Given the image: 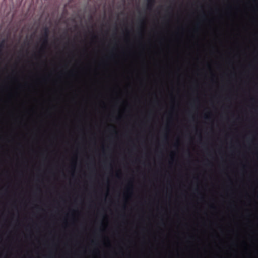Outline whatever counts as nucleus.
Segmentation results:
<instances>
[{
    "mask_svg": "<svg viewBox=\"0 0 258 258\" xmlns=\"http://www.w3.org/2000/svg\"><path fill=\"white\" fill-rule=\"evenodd\" d=\"M49 34V30L48 28L45 27L44 29V32L42 35V40L43 41V46L42 47L41 50H42L43 46H46L48 44Z\"/></svg>",
    "mask_w": 258,
    "mask_h": 258,
    "instance_id": "f257e3e1",
    "label": "nucleus"
},
{
    "mask_svg": "<svg viewBox=\"0 0 258 258\" xmlns=\"http://www.w3.org/2000/svg\"><path fill=\"white\" fill-rule=\"evenodd\" d=\"M147 8L149 10H151L155 3V0H147Z\"/></svg>",
    "mask_w": 258,
    "mask_h": 258,
    "instance_id": "f03ea898",
    "label": "nucleus"
},
{
    "mask_svg": "<svg viewBox=\"0 0 258 258\" xmlns=\"http://www.w3.org/2000/svg\"><path fill=\"white\" fill-rule=\"evenodd\" d=\"M205 118H206V119H208V116H205Z\"/></svg>",
    "mask_w": 258,
    "mask_h": 258,
    "instance_id": "7ed1b4c3",
    "label": "nucleus"
}]
</instances>
